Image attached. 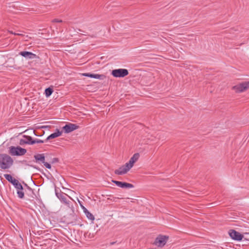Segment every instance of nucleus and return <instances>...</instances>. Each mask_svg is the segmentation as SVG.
<instances>
[{
    "mask_svg": "<svg viewBox=\"0 0 249 249\" xmlns=\"http://www.w3.org/2000/svg\"><path fill=\"white\" fill-rule=\"evenodd\" d=\"M83 75L87 77H89L90 78H93L95 79H99L103 80L106 78L105 75L103 74H90L89 73H85L83 74Z\"/></svg>",
    "mask_w": 249,
    "mask_h": 249,
    "instance_id": "obj_13",
    "label": "nucleus"
},
{
    "mask_svg": "<svg viewBox=\"0 0 249 249\" xmlns=\"http://www.w3.org/2000/svg\"><path fill=\"white\" fill-rule=\"evenodd\" d=\"M168 238V236L160 235L156 238L155 244L158 247H162L165 245Z\"/></svg>",
    "mask_w": 249,
    "mask_h": 249,
    "instance_id": "obj_5",
    "label": "nucleus"
},
{
    "mask_svg": "<svg viewBox=\"0 0 249 249\" xmlns=\"http://www.w3.org/2000/svg\"><path fill=\"white\" fill-rule=\"evenodd\" d=\"M17 194L18 197L20 198H23L24 196V193L22 191V190H18Z\"/></svg>",
    "mask_w": 249,
    "mask_h": 249,
    "instance_id": "obj_20",
    "label": "nucleus"
},
{
    "mask_svg": "<svg viewBox=\"0 0 249 249\" xmlns=\"http://www.w3.org/2000/svg\"><path fill=\"white\" fill-rule=\"evenodd\" d=\"M112 181L118 187H119L122 188H134V185L131 183L125 182H121L119 181H116L112 180Z\"/></svg>",
    "mask_w": 249,
    "mask_h": 249,
    "instance_id": "obj_7",
    "label": "nucleus"
},
{
    "mask_svg": "<svg viewBox=\"0 0 249 249\" xmlns=\"http://www.w3.org/2000/svg\"><path fill=\"white\" fill-rule=\"evenodd\" d=\"M139 158V154L138 153H135L133 155V156L130 158L133 160L135 162H136Z\"/></svg>",
    "mask_w": 249,
    "mask_h": 249,
    "instance_id": "obj_22",
    "label": "nucleus"
},
{
    "mask_svg": "<svg viewBox=\"0 0 249 249\" xmlns=\"http://www.w3.org/2000/svg\"><path fill=\"white\" fill-rule=\"evenodd\" d=\"M15 35H18V36H21L22 35V34H20V33H18V34H16V33H14Z\"/></svg>",
    "mask_w": 249,
    "mask_h": 249,
    "instance_id": "obj_29",
    "label": "nucleus"
},
{
    "mask_svg": "<svg viewBox=\"0 0 249 249\" xmlns=\"http://www.w3.org/2000/svg\"><path fill=\"white\" fill-rule=\"evenodd\" d=\"M13 163L12 158L6 154H0V168L2 169H9Z\"/></svg>",
    "mask_w": 249,
    "mask_h": 249,
    "instance_id": "obj_1",
    "label": "nucleus"
},
{
    "mask_svg": "<svg viewBox=\"0 0 249 249\" xmlns=\"http://www.w3.org/2000/svg\"><path fill=\"white\" fill-rule=\"evenodd\" d=\"M19 54L26 58L34 59L36 57V54L29 52L23 51L19 53Z\"/></svg>",
    "mask_w": 249,
    "mask_h": 249,
    "instance_id": "obj_12",
    "label": "nucleus"
},
{
    "mask_svg": "<svg viewBox=\"0 0 249 249\" xmlns=\"http://www.w3.org/2000/svg\"><path fill=\"white\" fill-rule=\"evenodd\" d=\"M42 163L44 164V165L48 169H51V165L50 163L46 162L44 161V162H43Z\"/></svg>",
    "mask_w": 249,
    "mask_h": 249,
    "instance_id": "obj_25",
    "label": "nucleus"
},
{
    "mask_svg": "<svg viewBox=\"0 0 249 249\" xmlns=\"http://www.w3.org/2000/svg\"><path fill=\"white\" fill-rule=\"evenodd\" d=\"M111 74L115 77H124L128 74V71L126 69H115L112 71Z\"/></svg>",
    "mask_w": 249,
    "mask_h": 249,
    "instance_id": "obj_4",
    "label": "nucleus"
},
{
    "mask_svg": "<svg viewBox=\"0 0 249 249\" xmlns=\"http://www.w3.org/2000/svg\"><path fill=\"white\" fill-rule=\"evenodd\" d=\"M32 142H33V140L31 136H24L23 138L20 140L19 143L21 145L23 144H33Z\"/></svg>",
    "mask_w": 249,
    "mask_h": 249,
    "instance_id": "obj_11",
    "label": "nucleus"
},
{
    "mask_svg": "<svg viewBox=\"0 0 249 249\" xmlns=\"http://www.w3.org/2000/svg\"><path fill=\"white\" fill-rule=\"evenodd\" d=\"M15 187L17 189V191L19 190H23V187L20 183H18L17 186H15Z\"/></svg>",
    "mask_w": 249,
    "mask_h": 249,
    "instance_id": "obj_24",
    "label": "nucleus"
},
{
    "mask_svg": "<svg viewBox=\"0 0 249 249\" xmlns=\"http://www.w3.org/2000/svg\"><path fill=\"white\" fill-rule=\"evenodd\" d=\"M85 214L89 219L91 221H93L94 220V216L89 211H88Z\"/></svg>",
    "mask_w": 249,
    "mask_h": 249,
    "instance_id": "obj_19",
    "label": "nucleus"
},
{
    "mask_svg": "<svg viewBox=\"0 0 249 249\" xmlns=\"http://www.w3.org/2000/svg\"><path fill=\"white\" fill-rule=\"evenodd\" d=\"M135 162L134 161H133V160L130 159L129 162L125 163L126 166L128 167L129 168V169H130L133 167L134 163Z\"/></svg>",
    "mask_w": 249,
    "mask_h": 249,
    "instance_id": "obj_18",
    "label": "nucleus"
},
{
    "mask_svg": "<svg viewBox=\"0 0 249 249\" xmlns=\"http://www.w3.org/2000/svg\"><path fill=\"white\" fill-rule=\"evenodd\" d=\"M53 22H61L62 21L58 19H54L53 21Z\"/></svg>",
    "mask_w": 249,
    "mask_h": 249,
    "instance_id": "obj_28",
    "label": "nucleus"
},
{
    "mask_svg": "<svg viewBox=\"0 0 249 249\" xmlns=\"http://www.w3.org/2000/svg\"><path fill=\"white\" fill-rule=\"evenodd\" d=\"M4 177L8 181H9L11 183L13 182L14 180L15 179V178H13L12 176L9 174H4Z\"/></svg>",
    "mask_w": 249,
    "mask_h": 249,
    "instance_id": "obj_16",
    "label": "nucleus"
},
{
    "mask_svg": "<svg viewBox=\"0 0 249 249\" xmlns=\"http://www.w3.org/2000/svg\"><path fill=\"white\" fill-rule=\"evenodd\" d=\"M129 170V168L126 167L125 164L120 167L118 169L115 170L114 173L118 175H122L126 174Z\"/></svg>",
    "mask_w": 249,
    "mask_h": 249,
    "instance_id": "obj_9",
    "label": "nucleus"
},
{
    "mask_svg": "<svg viewBox=\"0 0 249 249\" xmlns=\"http://www.w3.org/2000/svg\"><path fill=\"white\" fill-rule=\"evenodd\" d=\"M229 234L230 237L235 240L241 241L243 239V234H241L234 230H229Z\"/></svg>",
    "mask_w": 249,
    "mask_h": 249,
    "instance_id": "obj_6",
    "label": "nucleus"
},
{
    "mask_svg": "<svg viewBox=\"0 0 249 249\" xmlns=\"http://www.w3.org/2000/svg\"><path fill=\"white\" fill-rule=\"evenodd\" d=\"M249 89V82L241 83L232 87V89L237 93L244 92Z\"/></svg>",
    "mask_w": 249,
    "mask_h": 249,
    "instance_id": "obj_3",
    "label": "nucleus"
},
{
    "mask_svg": "<svg viewBox=\"0 0 249 249\" xmlns=\"http://www.w3.org/2000/svg\"><path fill=\"white\" fill-rule=\"evenodd\" d=\"M115 243V242H111V243H110V244L111 245H112L114 244Z\"/></svg>",
    "mask_w": 249,
    "mask_h": 249,
    "instance_id": "obj_30",
    "label": "nucleus"
},
{
    "mask_svg": "<svg viewBox=\"0 0 249 249\" xmlns=\"http://www.w3.org/2000/svg\"><path fill=\"white\" fill-rule=\"evenodd\" d=\"M62 133V131H59L58 129H56V132H55L54 133H53L51 134L50 135H49L47 138L46 141H48V140L58 137L61 136Z\"/></svg>",
    "mask_w": 249,
    "mask_h": 249,
    "instance_id": "obj_14",
    "label": "nucleus"
},
{
    "mask_svg": "<svg viewBox=\"0 0 249 249\" xmlns=\"http://www.w3.org/2000/svg\"><path fill=\"white\" fill-rule=\"evenodd\" d=\"M27 152L26 149L19 146H11L10 147L9 152L12 156H22Z\"/></svg>",
    "mask_w": 249,
    "mask_h": 249,
    "instance_id": "obj_2",
    "label": "nucleus"
},
{
    "mask_svg": "<svg viewBox=\"0 0 249 249\" xmlns=\"http://www.w3.org/2000/svg\"><path fill=\"white\" fill-rule=\"evenodd\" d=\"M53 91V89L50 88L46 89L45 91L46 96L49 97L52 94Z\"/></svg>",
    "mask_w": 249,
    "mask_h": 249,
    "instance_id": "obj_17",
    "label": "nucleus"
},
{
    "mask_svg": "<svg viewBox=\"0 0 249 249\" xmlns=\"http://www.w3.org/2000/svg\"><path fill=\"white\" fill-rule=\"evenodd\" d=\"M56 195L57 197L63 203L66 204L68 207H70V201L67 199V195L64 193H56Z\"/></svg>",
    "mask_w": 249,
    "mask_h": 249,
    "instance_id": "obj_10",
    "label": "nucleus"
},
{
    "mask_svg": "<svg viewBox=\"0 0 249 249\" xmlns=\"http://www.w3.org/2000/svg\"><path fill=\"white\" fill-rule=\"evenodd\" d=\"M243 239L245 240L249 241V232H243Z\"/></svg>",
    "mask_w": 249,
    "mask_h": 249,
    "instance_id": "obj_21",
    "label": "nucleus"
},
{
    "mask_svg": "<svg viewBox=\"0 0 249 249\" xmlns=\"http://www.w3.org/2000/svg\"><path fill=\"white\" fill-rule=\"evenodd\" d=\"M45 141H46V140L43 141V140H39V139H36V140H33V142H32V143H33V144L43 143Z\"/></svg>",
    "mask_w": 249,
    "mask_h": 249,
    "instance_id": "obj_23",
    "label": "nucleus"
},
{
    "mask_svg": "<svg viewBox=\"0 0 249 249\" xmlns=\"http://www.w3.org/2000/svg\"><path fill=\"white\" fill-rule=\"evenodd\" d=\"M78 201L83 210L84 213H85V214H86L89 211L84 206L81 205L79 200Z\"/></svg>",
    "mask_w": 249,
    "mask_h": 249,
    "instance_id": "obj_26",
    "label": "nucleus"
},
{
    "mask_svg": "<svg viewBox=\"0 0 249 249\" xmlns=\"http://www.w3.org/2000/svg\"><path fill=\"white\" fill-rule=\"evenodd\" d=\"M78 128V126L75 124L69 123L66 124L63 127V129L65 131L66 133H69L72 131L77 129Z\"/></svg>",
    "mask_w": 249,
    "mask_h": 249,
    "instance_id": "obj_8",
    "label": "nucleus"
},
{
    "mask_svg": "<svg viewBox=\"0 0 249 249\" xmlns=\"http://www.w3.org/2000/svg\"><path fill=\"white\" fill-rule=\"evenodd\" d=\"M19 181L15 179V180H14V181H13V182L12 183V184L14 186H16L18 185V183H19Z\"/></svg>",
    "mask_w": 249,
    "mask_h": 249,
    "instance_id": "obj_27",
    "label": "nucleus"
},
{
    "mask_svg": "<svg viewBox=\"0 0 249 249\" xmlns=\"http://www.w3.org/2000/svg\"><path fill=\"white\" fill-rule=\"evenodd\" d=\"M36 162H44L45 156L43 154H38L34 156Z\"/></svg>",
    "mask_w": 249,
    "mask_h": 249,
    "instance_id": "obj_15",
    "label": "nucleus"
}]
</instances>
